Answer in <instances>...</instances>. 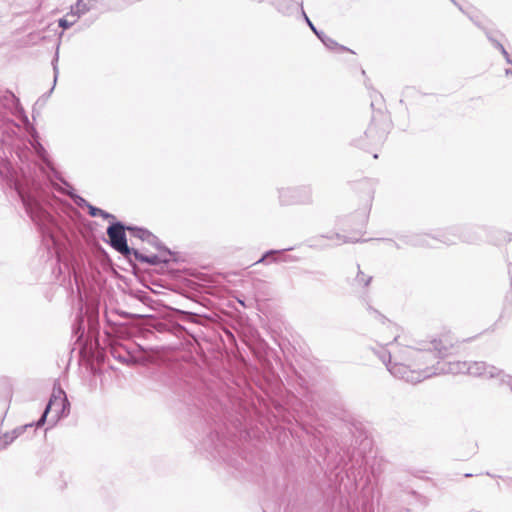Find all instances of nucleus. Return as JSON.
I'll use <instances>...</instances> for the list:
<instances>
[{"mask_svg":"<svg viewBox=\"0 0 512 512\" xmlns=\"http://www.w3.org/2000/svg\"><path fill=\"white\" fill-rule=\"evenodd\" d=\"M13 185L18 200L27 216L32 219V179L30 176L23 174L14 179Z\"/></svg>","mask_w":512,"mask_h":512,"instance_id":"nucleus-4","label":"nucleus"},{"mask_svg":"<svg viewBox=\"0 0 512 512\" xmlns=\"http://www.w3.org/2000/svg\"><path fill=\"white\" fill-rule=\"evenodd\" d=\"M127 229L131 231L135 237H138L142 240L151 242L154 239V236L147 230L131 227H128Z\"/></svg>","mask_w":512,"mask_h":512,"instance_id":"nucleus-10","label":"nucleus"},{"mask_svg":"<svg viewBox=\"0 0 512 512\" xmlns=\"http://www.w3.org/2000/svg\"><path fill=\"white\" fill-rule=\"evenodd\" d=\"M33 149H34V154H37V156L39 158H41L42 161L46 164L47 168L50 171L55 173V169H54L53 163L49 159L48 154L45 151V149L38 142L36 143L35 141H34Z\"/></svg>","mask_w":512,"mask_h":512,"instance_id":"nucleus-8","label":"nucleus"},{"mask_svg":"<svg viewBox=\"0 0 512 512\" xmlns=\"http://www.w3.org/2000/svg\"><path fill=\"white\" fill-rule=\"evenodd\" d=\"M441 342H442L441 340H439V341L434 340V341H432V342H431V344L433 345V349H434L435 351H437V352H438V354L443 355V354H444V351H446V350H447V347H446V346H441V347H440V345H439V344H440Z\"/></svg>","mask_w":512,"mask_h":512,"instance_id":"nucleus-14","label":"nucleus"},{"mask_svg":"<svg viewBox=\"0 0 512 512\" xmlns=\"http://www.w3.org/2000/svg\"><path fill=\"white\" fill-rule=\"evenodd\" d=\"M405 354L412 360L411 365L395 362L388 365V370L395 377L404 379L407 382L416 383L425 378L436 375L427 365L428 361L433 358L431 351L422 352L415 348H408Z\"/></svg>","mask_w":512,"mask_h":512,"instance_id":"nucleus-1","label":"nucleus"},{"mask_svg":"<svg viewBox=\"0 0 512 512\" xmlns=\"http://www.w3.org/2000/svg\"><path fill=\"white\" fill-rule=\"evenodd\" d=\"M134 254L135 256L140 259L141 261H144V262H147L149 264H156L157 263V258L156 256H151V257H144V256H139L137 251H134Z\"/></svg>","mask_w":512,"mask_h":512,"instance_id":"nucleus-15","label":"nucleus"},{"mask_svg":"<svg viewBox=\"0 0 512 512\" xmlns=\"http://www.w3.org/2000/svg\"><path fill=\"white\" fill-rule=\"evenodd\" d=\"M15 439L16 438L12 435V432L4 433L0 436V450L6 449Z\"/></svg>","mask_w":512,"mask_h":512,"instance_id":"nucleus-11","label":"nucleus"},{"mask_svg":"<svg viewBox=\"0 0 512 512\" xmlns=\"http://www.w3.org/2000/svg\"><path fill=\"white\" fill-rule=\"evenodd\" d=\"M29 41H30V40L28 39V40H26L23 44H24V45H27V44H29Z\"/></svg>","mask_w":512,"mask_h":512,"instance_id":"nucleus-23","label":"nucleus"},{"mask_svg":"<svg viewBox=\"0 0 512 512\" xmlns=\"http://www.w3.org/2000/svg\"><path fill=\"white\" fill-rule=\"evenodd\" d=\"M68 412L69 402L65 392L60 388L55 389L51 395V398L45 408L42 417L37 421L36 426H42L48 417V422L54 425L58 422V420L61 417L67 415Z\"/></svg>","mask_w":512,"mask_h":512,"instance_id":"nucleus-3","label":"nucleus"},{"mask_svg":"<svg viewBox=\"0 0 512 512\" xmlns=\"http://www.w3.org/2000/svg\"><path fill=\"white\" fill-rule=\"evenodd\" d=\"M91 1L92 0H78L75 7H72L71 12L67 14V16L80 17L90 9L88 3Z\"/></svg>","mask_w":512,"mask_h":512,"instance_id":"nucleus-9","label":"nucleus"},{"mask_svg":"<svg viewBox=\"0 0 512 512\" xmlns=\"http://www.w3.org/2000/svg\"><path fill=\"white\" fill-rule=\"evenodd\" d=\"M18 121L16 126H23L28 132L32 129L27 115L20 107L18 98L9 90L0 88V128L9 121Z\"/></svg>","mask_w":512,"mask_h":512,"instance_id":"nucleus-2","label":"nucleus"},{"mask_svg":"<svg viewBox=\"0 0 512 512\" xmlns=\"http://www.w3.org/2000/svg\"><path fill=\"white\" fill-rule=\"evenodd\" d=\"M305 18H306L307 23H308V24H309V26L311 27V29L316 33V35H317L319 38H321L320 34L317 32V30L315 29V27L313 26V24L310 22V20H309L307 17H305Z\"/></svg>","mask_w":512,"mask_h":512,"instance_id":"nucleus-19","label":"nucleus"},{"mask_svg":"<svg viewBox=\"0 0 512 512\" xmlns=\"http://www.w3.org/2000/svg\"><path fill=\"white\" fill-rule=\"evenodd\" d=\"M32 35V32L31 31H27L26 32V36L29 38L30 36Z\"/></svg>","mask_w":512,"mask_h":512,"instance_id":"nucleus-22","label":"nucleus"},{"mask_svg":"<svg viewBox=\"0 0 512 512\" xmlns=\"http://www.w3.org/2000/svg\"><path fill=\"white\" fill-rule=\"evenodd\" d=\"M496 46L500 49L501 53L508 59V53L502 44L497 43Z\"/></svg>","mask_w":512,"mask_h":512,"instance_id":"nucleus-18","label":"nucleus"},{"mask_svg":"<svg viewBox=\"0 0 512 512\" xmlns=\"http://www.w3.org/2000/svg\"><path fill=\"white\" fill-rule=\"evenodd\" d=\"M89 214L93 217H96L99 215H104V211L99 208L89 205Z\"/></svg>","mask_w":512,"mask_h":512,"instance_id":"nucleus-16","label":"nucleus"},{"mask_svg":"<svg viewBox=\"0 0 512 512\" xmlns=\"http://www.w3.org/2000/svg\"><path fill=\"white\" fill-rule=\"evenodd\" d=\"M101 216H102V217H104V218L111 217V215H110V214H108V213H106L105 211H104V215H101Z\"/></svg>","mask_w":512,"mask_h":512,"instance_id":"nucleus-21","label":"nucleus"},{"mask_svg":"<svg viewBox=\"0 0 512 512\" xmlns=\"http://www.w3.org/2000/svg\"><path fill=\"white\" fill-rule=\"evenodd\" d=\"M433 371H436V374L440 373H452V374H459V373H467L468 364L466 362H452L448 364V368L444 367H434L429 366Z\"/></svg>","mask_w":512,"mask_h":512,"instance_id":"nucleus-7","label":"nucleus"},{"mask_svg":"<svg viewBox=\"0 0 512 512\" xmlns=\"http://www.w3.org/2000/svg\"><path fill=\"white\" fill-rule=\"evenodd\" d=\"M29 427H32V423H28V424H25V425H22V426H19V427H16L15 429H13L11 432H12V435L15 436V438L17 439L20 435H22L27 428Z\"/></svg>","mask_w":512,"mask_h":512,"instance_id":"nucleus-13","label":"nucleus"},{"mask_svg":"<svg viewBox=\"0 0 512 512\" xmlns=\"http://www.w3.org/2000/svg\"><path fill=\"white\" fill-rule=\"evenodd\" d=\"M357 280H358L359 282H363V284H364L365 286H367V285L370 283V281H371V277H369V278L365 279V278H364V276H363V274H362V273H359V274H358V276H357Z\"/></svg>","mask_w":512,"mask_h":512,"instance_id":"nucleus-17","label":"nucleus"},{"mask_svg":"<svg viewBox=\"0 0 512 512\" xmlns=\"http://www.w3.org/2000/svg\"><path fill=\"white\" fill-rule=\"evenodd\" d=\"M321 40L323 41V43H324L326 46H329V47H331V45H332V44H334V42H333L331 39H327V41H326V40H324V39L321 37Z\"/></svg>","mask_w":512,"mask_h":512,"instance_id":"nucleus-20","label":"nucleus"},{"mask_svg":"<svg viewBox=\"0 0 512 512\" xmlns=\"http://www.w3.org/2000/svg\"><path fill=\"white\" fill-rule=\"evenodd\" d=\"M124 229L123 225L116 223L108 227L107 234L110 238V244L115 250L124 255H129L131 250L127 245Z\"/></svg>","mask_w":512,"mask_h":512,"instance_id":"nucleus-5","label":"nucleus"},{"mask_svg":"<svg viewBox=\"0 0 512 512\" xmlns=\"http://www.w3.org/2000/svg\"><path fill=\"white\" fill-rule=\"evenodd\" d=\"M76 18L77 17L66 16V18H62L59 20V26L62 28H68L75 23Z\"/></svg>","mask_w":512,"mask_h":512,"instance_id":"nucleus-12","label":"nucleus"},{"mask_svg":"<svg viewBox=\"0 0 512 512\" xmlns=\"http://www.w3.org/2000/svg\"><path fill=\"white\" fill-rule=\"evenodd\" d=\"M467 373L472 376L494 377L497 374V369L484 362H474L468 365Z\"/></svg>","mask_w":512,"mask_h":512,"instance_id":"nucleus-6","label":"nucleus"}]
</instances>
